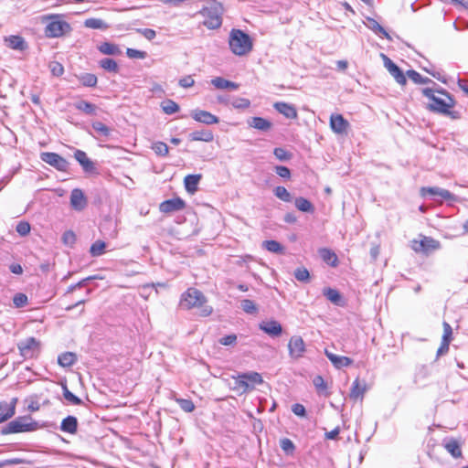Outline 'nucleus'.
<instances>
[{
  "label": "nucleus",
  "mask_w": 468,
  "mask_h": 468,
  "mask_svg": "<svg viewBox=\"0 0 468 468\" xmlns=\"http://www.w3.org/2000/svg\"><path fill=\"white\" fill-rule=\"evenodd\" d=\"M421 92L432 101L428 106L431 112L447 114L450 112L449 110L454 106L453 99L444 90L424 88Z\"/></svg>",
  "instance_id": "obj_1"
},
{
  "label": "nucleus",
  "mask_w": 468,
  "mask_h": 468,
  "mask_svg": "<svg viewBox=\"0 0 468 468\" xmlns=\"http://www.w3.org/2000/svg\"><path fill=\"white\" fill-rule=\"evenodd\" d=\"M207 298L196 288L187 289L181 296L180 305L185 309L200 308V315L207 317L212 314V307L206 305Z\"/></svg>",
  "instance_id": "obj_2"
},
{
  "label": "nucleus",
  "mask_w": 468,
  "mask_h": 468,
  "mask_svg": "<svg viewBox=\"0 0 468 468\" xmlns=\"http://www.w3.org/2000/svg\"><path fill=\"white\" fill-rule=\"evenodd\" d=\"M223 6L217 1H212L204 6L199 14L204 17L203 25L208 29H217L222 25Z\"/></svg>",
  "instance_id": "obj_3"
},
{
  "label": "nucleus",
  "mask_w": 468,
  "mask_h": 468,
  "mask_svg": "<svg viewBox=\"0 0 468 468\" xmlns=\"http://www.w3.org/2000/svg\"><path fill=\"white\" fill-rule=\"evenodd\" d=\"M229 45L230 50L237 56H244L252 49L251 38L240 29L230 31Z\"/></svg>",
  "instance_id": "obj_4"
},
{
  "label": "nucleus",
  "mask_w": 468,
  "mask_h": 468,
  "mask_svg": "<svg viewBox=\"0 0 468 468\" xmlns=\"http://www.w3.org/2000/svg\"><path fill=\"white\" fill-rule=\"evenodd\" d=\"M233 381L232 389L240 394L249 392L257 385L263 383L261 375L254 371L239 374L233 377Z\"/></svg>",
  "instance_id": "obj_5"
},
{
  "label": "nucleus",
  "mask_w": 468,
  "mask_h": 468,
  "mask_svg": "<svg viewBox=\"0 0 468 468\" xmlns=\"http://www.w3.org/2000/svg\"><path fill=\"white\" fill-rule=\"evenodd\" d=\"M31 418L28 416L18 417L10 421L5 427L3 428V434L18 433L25 431H32L37 430V423L35 421L29 422Z\"/></svg>",
  "instance_id": "obj_6"
},
{
  "label": "nucleus",
  "mask_w": 468,
  "mask_h": 468,
  "mask_svg": "<svg viewBox=\"0 0 468 468\" xmlns=\"http://www.w3.org/2000/svg\"><path fill=\"white\" fill-rule=\"evenodd\" d=\"M440 242L431 237L422 236L421 239H413L411 241V249L414 251L425 254H429L430 252L440 249Z\"/></svg>",
  "instance_id": "obj_7"
},
{
  "label": "nucleus",
  "mask_w": 468,
  "mask_h": 468,
  "mask_svg": "<svg viewBox=\"0 0 468 468\" xmlns=\"http://www.w3.org/2000/svg\"><path fill=\"white\" fill-rule=\"evenodd\" d=\"M40 344L35 337H28L17 344L21 356L25 359L33 358L39 351Z\"/></svg>",
  "instance_id": "obj_8"
},
{
  "label": "nucleus",
  "mask_w": 468,
  "mask_h": 468,
  "mask_svg": "<svg viewBox=\"0 0 468 468\" xmlns=\"http://www.w3.org/2000/svg\"><path fill=\"white\" fill-rule=\"evenodd\" d=\"M40 159L48 164L49 165L53 166L58 171H67L69 167V162L60 156L59 154L56 153L51 152H44L40 154Z\"/></svg>",
  "instance_id": "obj_9"
},
{
  "label": "nucleus",
  "mask_w": 468,
  "mask_h": 468,
  "mask_svg": "<svg viewBox=\"0 0 468 468\" xmlns=\"http://www.w3.org/2000/svg\"><path fill=\"white\" fill-rule=\"evenodd\" d=\"M69 30L70 26L66 21L54 20L47 25L45 33L48 37H59Z\"/></svg>",
  "instance_id": "obj_10"
},
{
  "label": "nucleus",
  "mask_w": 468,
  "mask_h": 468,
  "mask_svg": "<svg viewBox=\"0 0 468 468\" xmlns=\"http://www.w3.org/2000/svg\"><path fill=\"white\" fill-rule=\"evenodd\" d=\"M289 355L292 359L301 358L306 351L303 339L299 335H293L288 343Z\"/></svg>",
  "instance_id": "obj_11"
},
{
  "label": "nucleus",
  "mask_w": 468,
  "mask_h": 468,
  "mask_svg": "<svg viewBox=\"0 0 468 468\" xmlns=\"http://www.w3.org/2000/svg\"><path fill=\"white\" fill-rule=\"evenodd\" d=\"M91 127L95 133H90V135H92L97 140L106 142L109 140L112 133L114 132L113 128H111L104 123H102L100 121H94L91 122Z\"/></svg>",
  "instance_id": "obj_12"
},
{
  "label": "nucleus",
  "mask_w": 468,
  "mask_h": 468,
  "mask_svg": "<svg viewBox=\"0 0 468 468\" xmlns=\"http://www.w3.org/2000/svg\"><path fill=\"white\" fill-rule=\"evenodd\" d=\"M420 193L422 196L427 194L434 197H439L441 199L447 201H456L457 197L447 189H443L438 186L421 187Z\"/></svg>",
  "instance_id": "obj_13"
},
{
  "label": "nucleus",
  "mask_w": 468,
  "mask_h": 468,
  "mask_svg": "<svg viewBox=\"0 0 468 468\" xmlns=\"http://www.w3.org/2000/svg\"><path fill=\"white\" fill-rule=\"evenodd\" d=\"M259 328L271 337L280 336L282 333V326L276 320L262 321L260 323Z\"/></svg>",
  "instance_id": "obj_14"
},
{
  "label": "nucleus",
  "mask_w": 468,
  "mask_h": 468,
  "mask_svg": "<svg viewBox=\"0 0 468 468\" xmlns=\"http://www.w3.org/2000/svg\"><path fill=\"white\" fill-rule=\"evenodd\" d=\"M330 127L337 134L346 133L349 122L341 114H332L330 117Z\"/></svg>",
  "instance_id": "obj_15"
},
{
  "label": "nucleus",
  "mask_w": 468,
  "mask_h": 468,
  "mask_svg": "<svg viewBox=\"0 0 468 468\" xmlns=\"http://www.w3.org/2000/svg\"><path fill=\"white\" fill-rule=\"evenodd\" d=\"M185 207V201L180 197H176L163 201L159 206V209L163 213H172L182 210Z\"/></svg>",
  "instance_id": "obj_16"
},
{
  "label": "nucleus",
  "mask_w": 468,
  "mask_h": 468,
  "mask_svg": "<svg viewBox=\"0 0 468 468\" xmlns=\"http://www.w3.org/2000/svg\"><path fill=\"white\" fill-rule=\"evenodd\" d=\"M191 117L198 122H202L208 125L216 124L218 123L219 122V119L216 115L210 113L209 112L199 109L192 111Z\"/></svg>",
  "instance_id": "obj_17"
},
{
  "label": "nucleus",
  "mask_w": 468,
  "mask_h": 468,
  "mask_svg": "<svg viewBox=\"0 0 468 468\" xmlns=\"http://www.w3.org/2000/svg\"><path fill=\"white\" fill-rule=\"evenodd\" d=\"M16 402V398L12 399L10 402H0V423L7 420L15 415Z\"/></svg>",
  "instance_id": "obj_18"
},
{
  "label": "nucleus",
  "mask_w": 468,
  "mask_h": 468,
  "mask_svg": "<svg viewBox=\"0 0 468 468\" xmlns=\"http://www.w3.org/2000/svg\"><path fill=\"white\" fill-rule=\"evenodd\" d=\"M70 205L78 211L84 209L87 206V198L85 197L82 190L75 188L70 194Z\"/></svg>",
  "instance_id": "obj_19"
},
{
  "label": "nucleus",
  "mask_w": 468,
  "mask_h": 468,
  "mask_svg": "<svg viewBox=\"0 0 468 468\" xmlns=\"http://www.w3.org/2000/svg\"><path fill=\"white\" fill-rule=\"evenodd\" d=\"M75 159L82 166L87 173H92L96 170L94 163L87 156L86 153L81 150H76L74 153Z\"/></svg>",
  "instance_id": "obj_20"
},
{
  "label": "nucleus",
  "mask_w": 468,
  "mask_h": 468,
  "mask_svg": "<svg viewBox=\"0 0 468 468\" xmlns=\"http://www.w3.org/2000/svg\"><path fill=\"white\" fill-rule=\"evenodd\" d=\"M324 296L326 297L328 301H330L332 303H334L336 306H345L346 305V300L344 299L343 295L335 289L333 288H324L323 290Z\"/></svg>",
  "instance_id": "obj_21"
},
{
  "label": "nucleus",
  "mask_w": 468,
  "mask_h": 468,
  "mask_svg": "<svg viewBox=\"0 0 468 468\" xmlns=\"http://www.w3.org/2000/svg\"><path fill=\"white\" fill-rule=\"evenodd\" d=\"M367 391V384L365 381H360L356 378L351 387L349 397L353 400L362 399Z\"/></svg>",
  "instance_id": "obj_22"
},
{
  "label": "nucleus",
  "mask_w": 468,
  "mask_h": 468,
  "mask_svg": "<svg viewBox=\"0 0 468 468\" xmlns=\"http://www.w3.org/2000/svg\"><path fill=\"white\" fill-rule=\"evenodd\" d=\"M324 354L336 368L348 367L353 363V360L351 358L347 356L335 355L329 352L327 349L324 350Z\"/></svg>",
  "instance_id": "obj_23"
},
{
  "label": "nucleus",
  "mask_w": 468,
  "mask_h": 468,
  "mask_svg": "<svg viewBox=\"0 0 468 468\" xmlns=\"http://www.w3.org/2000/svg\"><path fill=\"white\" fill-rule=\"evenodd\" d=\"M274 108L278 112L284 115L286 118L296 119L298 116L296 108L292 104L286 102H275Z\"/></svg>",
  "instance_id": "obj_24"
},
{
  "label": "nucleus",
  "mask_w": 468,
  "mask_h": 468,
  "mask_svg": "<svg viewBox=\"0 0 468 468\" xmlns=\"http://www.w3.org/2000/svg\"><path fill=\"white\" fill-rule=\"evenodd\" d=\"M248 125L261 132H267L271 129L272 123L262 117H251L248 120Z\"/></svg>",
  "instance_id": "obj_25"
},
{
  "label": "nucleus",
  "mask_w": 468,
  "mask_h": 468,
  "mask_svg": "<svg viewBox=\"0 0 468 468\" xmlns=\"http://www.w3.org/2000/svg\"><path fill=\"white\" fill-rule=\"evenodd\" d=\"M5 42L7 47L16 50H25L27 47L25 39L20 36L6 37Z\"/></svg>",
  "instance_id": "obj_26"
},
{
  "label": "nucleus",
  "mask_w": 468,
  "mask_h": 468,
  "mask_svg": "<svg viewBox=\"0 0 468 468\" xmlns=\"http://www.w3.org/2000/svg\"><path fill=\"white\" fill-rule=\"evenodd\" d=\"M60 430L64 432L75 434L78 430V420L74 416H68L63 419L60 424Z\"/></svg>",
  "instance_id": "obj_27"
},
{
  "label": "nucleus",
  "mask_w": 468,
  "mask_h": 468,
  "mask_svg": "<svg viewBox=\"0 0 468 468\" xmlns=\"http://www.w3.org/2000/svg\"><path fill=\"white\" fill-rule=\"evenodd\" d=\"M211 84L219 90L229 89V90H238L239 87V83L228 80L222 77H216L211 80Z\"/></svg>",
  "instance_id": "obj_28"
},
{
  "label": "nucleus",
  "mask_w": 468,
  "mask_h": 468,
  "mask_svg": "<svg viewBox=\"0 0 468 468\" xmlns=\"http://www.w3.org/2000/svg\"><path fill=\"white\" fill-rule=\"evenodd\" d=\"M367 27L372 30L374 33H376L377 35L382 37H385L388 40L391 39L389 34L385 30V28L380 25L378 24V22L377 20H375L374 18H371V17H367Z\"/></svg>",
  "instance_id": "obj_29"
},
{
  "label": "nucleus",
  "mask_w": 468,
  "mask_h": 468,
  "mask_svg": "<svg viewBox=\"0 0 468 468\" xmlns=\"http://www.w3.org/2000/svg\"><path fill=\"white\" fill-rule=\"evenodd\" d=\"M189 139L191 141H202V142H212L214 139L213 133L210 130H200L192 132L189 134Z\"/></svg>",
  "instance_id": "obj_30"
},
{
  "label": "nucleus",
  "mask_w": 468,
  "mask_h": 468,
  "mask_svg": "<svg viewBox=\"0 0 468 468\" xmlns=\"http://www.w3.org/2000/svg\"><path fill=\"white\" fill-rule=\"evenodd\" d=\"M201 177V175H187L184 179L186 190L192 194L195 193Z\"/></svg>",
  "instance_id": "obj_31"
},
{
  "label": "nucleus",
  "mask_w": 468,
  "mask_h": 468,
  "mask_svg": "<svg viewBox=\"0 0 468 468\" xmlns=\"http://www.w3.org/2000/svg\"><path fill=\"white\" fill-rule=\"evenodd\" d=\"M444 448L453 458H459L462 456L461 445L455 439L446 441L444 442Z\"/></svg>",
  "instance_id": "obj_32"
},
{
  "label": "nucleus",
  "mask_w": 468,
  "mask_h": 468,
  "mask_svg": "<svg viewBox=\"0 0 468 468\" xmlns=\"http://www.w3.org/2000/svg\"><path fill=\"white\" fill-rule=\"evenodd\" d=\"M77 360V356L72 352H65L58 356V363L59 366L63 367H68L72 366Z\"/></svg>",
  "instance_id": "obj_33"
},
{
  "label": "nucleus",
  "mask_w": 468,
  "mask_h": 468,
  "mask_svg": "<svg viewBox=\"0 0 468 468\" xmlns=\"http://www.w3.org/2000/svg\"><path fill=\"white\" fill-rule=\"evenodd\" d=\"M294 204L296 208L302 212L313 213L314 211V205L304 197H297Z\"/></svg>",
  "instance_id": "obj_34"
},
{
  "label": "nucleus",
  "mask_w": 468,
  "mask_h": 468,
  "mask_svg": "<svg viewBox=\"0 0 468 468\" xmlns=\"http://www.w3.org/2000/svg\"><path fill=\"white\" fill-rule=\"evenodd\" d=\"M74 106L77 110L81 111V112H85L86 114H90V115L96 114L97 106L89 101H77L74 104Z\"/></svg>",
  "instance_id": "obj_35"
},
{
  "label": "nucleus",
  "mask_w": 468,
  "mask_h": 468,
  "mask_svg": "<svg viewBox=\"0 0 468 468\" xmlns=\"http://www.w3.org/2000/svg\"><path fill=\"white\" fill-rule=\"evenodd\" d=\"M407 76L417 84H427V83H432L434 86H436V83L431 80L429 78L422 77L419 72L416 70L410 69L407 71Z\"/></svg>",
  "instance_id": "obj_36"
},
{
  "label": "nucleus",
  "mask_w": 468,
  "mask_h": 468,
  "mask_svg": "<svg viewBox=\"0 0 468 468\" xmlns=\"http://www.w3.org/2000/svg\"><path fill=\"white\" fill-rule=\"evenodd\" d=\"M84 26L92 29H107L108 25L101 18H88L84 21Z\"/></svg>",
  "instance_id": "obj_37"
},
{
  "label": "nucleus",
  "mask_w": 468,
  "mask_h": 468,
  "mask_svg": "<svg viewBox=\"0 0 468 468\" xmlns=\"http://www.w3.org/2000/svg\"><path fill=\"white\" fill-rule=\"evenodd\" d=\"M273 194L283 202H291L292 200V196L284 186H276L273 189Z\"/></svg>",
  "instance_id": "obj_38"
},
{
  "label": "nucleus",
  "mask_w": 468,
  "mask_h": 468,
  "mask_svg": "<svg viewBox=\"0 0 468 468\" xmlns=\"http://www.w3.org/2000/svg\"><path fill=\"white\" fill-rule=\"evenodd\" d=\"M99 50L105 55H119L121 53L118 46L109 43L103 42L101 46H99Z\"/></svg>",
  "instance_id": "obj_39"
},
{
  "label": "nucleus",
  "mask_w": 468,
  "mask_h": 468,
  "mask_svg": "<svg viewBox=\"0 0 468 468\" xmlns=\"http://www.w3.org/2000/svg\"><path fill=\"white\" fill-rule=\"evenodd\" d=\"M61 386L63 389V396L68 402L73 405H80L82 403V400L80 398L69 390L66 383H62Z\"/></svg>",
  "instance_id": "obj_40"
},
{
  "label": "nucleus",
  "mask_w": 468,
  "mask_h": 468,
  "mask_svg": "<svg viewBox=\"0 0 468 468\" xmlns=\"http://www.w3.org/2000/svg\"><path fill=\"white\" fill-rule=\"evenodd\" d=\"M100 66L109 72H118L119 67L117 62L112 58H103L100 61Z\"/></svg>",
  "instance_id": "obj_41"
},
{
  "label": "nucleus",
  "mask_w": 468,
  "mask_h": 468,
  "mask_svg": "<svg viewBox=\"0 0 468 468\" xmlns=\"http://www.w3.org/2000/svg\"><path fill=\"white\" fill-rule=\"evenodd\" d=\"M162 110L166 114H173L179 111V105L172 101V100H166L161 103Z\"/></svg>",
  "instance_id": "obj_42"
},
{
  "label": "nucleus",
  "mask_w": 468,
  "mask_h": 468,
  "mask_svg": "<svg viewBox=\"0 0 468 468\" xmlns=\"http://www.w3.org/2000/svg\"><path fill=\"white\" fill-rule=\"evenodd\" d=\"M320 255L323 258V260L330 264L331 266H335L337 263V257L336 255L331 251L328 249H322L320 250Z\"/></svg>",
  "instance_id": "obj_43"
},
{
  "label": "nucleus",
  "mask_w": 468,
  "mask_h": 468,
  "mask_svg": "<svg viewBox=\"0 0 468 468\" xmlns=\"http://www.w3.org/2000/svg\"><path fill=\"white\" fill-rule=\"evenodd\" d=\"M105 248L106 243L104 241L97 240L90 246V253L93 257L101 256L103 254Z\"/></svg>",
  "instance_id": "obj_44"
},
{
  "label": "nucleus",
  "mask_w": 468,
  "mask_h": 468,
  "mask_svg": "<svg viewBox=\"0 0 468 468\" xmlns=\"http://www.w3.org/2000/svg\"><path fill=\"white\" fill-rule=\"evenodd\" d=\"M263 247L273 253H282L283 252V247L276 240H266L263 242Z\"/></svg>",
  "instance_id": "obj_45"
},
{
  "label": "nucleus",
  "mask_w": 468,
  "mask_h": 468,
  "mask_svg": "<svg viewBox=\"0 0 468 468\" xmlns=\"http://www.w3.org/2000/svg\"><path fill=\"white\" fill-rule=\"evenodd\" d=\"M280 446L282 450L287 454V455H292L293 452L295 450V446L292 440L288 438H283L280 441Z\"/></svg>",
  "instance_id": "obj_46"
},
{
  "label": "nucleus",
  "mask_w": 468,
  "mask_h": 468,
  "mask_svg": "<svg viewBox=\"0 0 468 468\" xmlns=\"http://www.w3.org/2000/svg\"><path fill=\"white\" fill-rule=\"evenodd\" d=\"M176 402L178 404L180 409L185 412H192L195 410V404L191 399H176Z\"/></svg>",
  "instance_id": "obj_47"
},
{
  "label": "nucleus",
  "mask_w": 468,
  "mask_h": 468,
  "mask_svg": "<svg viewBox=\"0 0 468 468\" xmlns=\"http://www.w3.org/2000/svg\"><path fill=\"white\" fill-rule=\"evenodd\" d=\"M80 80L86 87H94L97 84V77L91 73H85L80 77Z\"/></svg>",
  "instance_id": "obj_48"
},
{
  "label": "nucleus",
  "mask_w": 468,
  "mask_h": 468,
  "mask_svg": "<svg viewBox=\"0 0 468 468\" xmlns=\"http://www.w3.org/2000/svg\"><path fill=\"white\" fill-rule=\"evenodd\" d=\"M241 308L245 313L250 314H255L258 312V308L254 302L249 299L241 301Z\"/></svg>",
  "instance_id": "obj_49"
},
{
  "label": "nucleus",
  "mask_w": 468,
  "mask_h": 468,
  "mask_svg": "<svg viewBox=\"0 0 468 468\" xmlns=\"http://www.w3.org/2000/svg\"><path fill=\"white\" fill-rule=\"evenodd\" d=\"M13 303L16 308H21L28 303V298L25 293L18 292L14 295Z\"/></svg>",
  "instance_id": "obj_50"
},
{
  "label": "nucleus",
  "mask_w": 468,
  "mask_h": 468,
  "mask_svg": "<svg viewBox=\"0 0 468 468\" xmlns=\"http://www.w3.org/2000/svg\"><path fill=\"white\" fill-rule=\"evenodd\" d=\"M396 81L400 85H405L407 82L406 77L402 70L397 66L391 71H388Z\"/></svg>",
  "instance_id": "obj_51"
},
{
  "label": "nucleus",
  "mask_w": 468,
  "mask_h": 468,
  "mask_svg": "<svg viewBox=\"0 0 468 468\" xmlns=\"http://www.w3.org/2000/svg\"><path fill=\"white\" fill-rule=\"evenodd\" d=\"M294 277L299 282H307L310 279V273L305 268H298L294 271Z\"/></svg>",
  "instance_id": "obj_52"
},
{
  "label": "nucleus",
  "mask_w": 468,
  "mask_h": 468,
  "mask_svg": "<svg viewBox=\"0 0 468 468\" xmlns=\"http://www.w3.org/2000/svg\"><path fill=\"white\" fill-rule=\"evenodd\" d=\"M231 105L235 109H247L250 106V101L249 99L239 97L231 101Z\"/></svg>",
  "instance_id": "obj_53"
},
{
  "label": "nucleus",
  "mask_w": 468,
  "mask_h": 468,
  "mask_svg": "<svg viewBox=\"0 0 468 468\" xmlns=\"http://www.w3.org/2000/svg\"><path fill=\"white\" fill-rule=\"evenodd\" d=\"M48 67L51 74L55 77H59L64 73V67L58 61H52Z\"/></svg>",
  "instance_id": "obj_54"
},
{
  "label": "nucleus",
  "mask_w": 468,
  "mask_h": 468,
  "mask_svg": "<svg viewBox=\"0 0 468 468\" xmlns=\"http://www.w3.org/2000/svg\"><path fill=\"white\" fill-rule=\"evenodd\" d=\"M126 55L130 58H138V59H144L146 58L147 53L145 51L134 49L128 48L126 49Z\"/></svg>",
  "instance_id": "obj_55"
},
{
  "label": "nucleus",
  "mask_w": 468,
  "mask_h": 468,
  "mask_svg": "<svg viewBox=\"0 0 468 468\" xmlns=\"http://www.w3.org/2000/svg\"><path fill=\"white\" fill-rule=\"evenodd\" d=\"M153 150L158 155L165 156L168 154V146L163 142H157L154 144Z\"/></svg>",
  "instance_id": "obj_56"
},
{
  "label": "nucleus",
  "mask_w": 468,
  "mask_h": 468,
  "mask_svg": "<svg viewBox=\"0 0 468 468\" xmlns=\"http://www.w3.org/2000/svg\"><path fill=\"white\" fill-rule=\"evenodd\" d=\"M27 402V409L31 412L37 411L40 409V404L37 396H31L26 400Z\"/></svg>",
  "instance_id": "obj_57"
},
{
  "label": "nucleus",
  "mask_w": 468,
  "mask_h": 468,
  "mask_svg": "<svg viewBox=\"0 0 468 468\" xmlns=\"http://www.w3.org/2000/svg\"><path fill=\"white\" fill-rule=\"evenodd\" d=\"M274 155L280 161H287L292 157V154L283 148H275L273 151Z\"/></svg>",
  "instance_id": "obj_58"
},
{
  "label": "nucleus",
  "mask_w": 468,
  "mask_h": 468,
  "mask_svg": "<svg viewBox=\"0 0 468 468\" xmlns=\"http://www.w3.org/2000/svg\"><path fill=\"white\" fill-rule=\"evenodd\" d=\"M30 225L27 221H20L16 228V232L21 236H27L30 232Z\"/></svg>",
  "instance_id": "obj_59"
},
{
  "label": "nucleus",
  "mask_w": 468,
  "mask_h": 468,
  "mask_svg": "<svg viewBox=\"0 0 468 468\" xmlns=\"http://www.w3.org/2000/svg\"><path fill=\"white\" fill-rule=\"evenodd\" d=\"M94 278H95L94 276H90V277H87V278L82 279L81 281H80L79 282H77V283H75V284L70 285V286L68 288V290H67V293H71V292H73L75 290H77V289H79V288H81V287L85 286L89 281H91V280H93Z\"/></svg>",
  "instance_id": "obj_60"
},
{
  "label": "nucleus",
  "mask_w": 468,
  "mask_h": 468,
  "mask_svg": "<svg viewBox=\"0 0 468 468\" xmlns=\"http://www.w3.org/2000/svg\"><path fill=\"white\" fill-rule=\"evenodd\" d=\"M62 241L66 245H72L76 241V236L73 231L68 230L62 235Z\"/></svg>",
  "instance_id": "obj_61"
},
{
  "label": "nucleus",
  "mask_w": 468,
  "mask_h": 468,
  "mask_svg": "<svg viewBox=\"0 0 468 468\" xmlns=\"http://www.w3.org/2000/svg\"><path fill=\"white\" fill-rule=\"evenodd\" d=\"M275 172L276 174L282 177V178H290L291 177V171L288 167L283 165H277L275 166Z\"/></svg>",
  "instance_id": "obj_62"
},
{
  "label": "nucleus",
  "mask_w": 468,
  "mask_h": 468,
  "mask_svg": "<svg viewBox=\"0 0 468 468\" xmlns=\"http://www.w3.org/2000/svg\"><path fill=\"white\" fill-rule=\"evenodd\" d=\"M136 31L148 40L154 39L156 36V32L151 28H137Z\"/></svg>",
  "instance_id": "obj_63"
},
{
  "label": "nucleus",
  "mask_w": 468,
  "mask_h": 468,
  "mask_svg": "<svg viewBox=\"0 0 468 468\" xmlns=\"http://www.w3.org/2000/svg\"><path fill=\"white\" fill-rule=\"evenodd\" d=\"M178 84L180 87L186 89V88H190V87L194 86L195 80L192 78V76L188 75V76H185L184 78L180 79L178 81Z\"/></svg>",
  "instance_id": "obj_64"
}]
</instances>
